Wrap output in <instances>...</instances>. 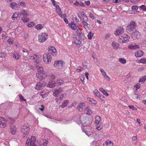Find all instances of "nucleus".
<instances>
[{"mask_svg":"<svg viewBox=\"0 0 146 146\" xmlns=\"http://www.w3.org/2000/svg\"><path fill=\"white\" fill-rule=\"evenodd\" d=\"M85 106V103L83 102L80 103L77 107V108L78 111H82Z\"/></svg>","mask_w":146,"mask_h":146,"instance_id":"2eb2a0df","label":"nucleus"},{"mask_svg":"<svg viewBox=\"0 0 146 146\" xmlns=\"http://www.w3.org/2000/svg\"><path fill=\"white\" fill-rule=\"evenodd\" d=\"M20 5L21 7L23 8L25 7L26 5L25 3L22 1L20 2Z\"/></svg>","mask_w":146,"mask_h":146,"instance_id":"052dcab7","label":"nucleus"},{"mask_svg":"<svg viewBox=\"0 0 146 146\" xmlns=\"http://www.w3.org/2000/svg\"><path fill=\"white\" fill-rule=\"evenodd\" d=\"M20 14V15H21L24 16L25 17H27L29 15V14L27 13V12L25 10H23L21 11Z\"/></svg>","mask_w":146,"mask_h":146,"instance_id":"c756f323","label":"nucleus"},{"mask_svg":"<svg viewBox=\"0 0 146 146\" xmlns=\"http://www.w3.org/2000/svg\"><path fill=\"white\" fill-rule=\"evenodd\" d=\"M141 44L144 47H146V40H143L141 42Z\"/></svg>","mask_w":146,"mask_h":146,"instance_id":"603ef678","label":"nucleus"},{"mask_svg":"<svg viewBox=\"0 0 146 146\" xmlns=\"http://www.w3.org/2000/svg\"><path fill=\"white\" fill-rule=\"evenodd\" d=\"M133 33L134 34H130L133 36H135L136 38L137 39H138L140 37L141 35V33L138 31H137V30H135V31H134Z\"/></svg>","mask_w":146,"mask_h":146,"instance_id":"412c9836","label":"nucleus"},{"mask_svg":"<svg viewBox=\"0 0 146 146\" xmlns=\"http://www.w3.org/2000/svg\"><path fill=\"white\" fill-rule=\"evenodd\" d=\"M94 34L91 31H90L88 35V37L89 39H91L92 38V36H93Z\"/></svg>","mask_w":146,"mask_h":146,"instance_id":"49530a36","label":"nucleus"},{"mask_svg":"<svg viewBox=\"0 0 146 146\" xmlns=\"http://www.w3.org/2000/svg\"><path fill=\"white\" fill-rule=\"evenodd\" d=\"M56 12L58 14V15H59L60 14H62V12L59 7V6H56Z\"/></svg>","mask_w":146,"mask_h":146,"instance_id":"473e14b6","label":"nucleus"},{"mask_svg":"<svg viewBox=\"0 0 146 146\" xmlns=\"http://www.w3.org/2000/svg\"><path fill=\"white\" fill-rule=\"evenodd\" d=\"M80 122L83 126H85L86 123L85 118L84 117H81L80 119Z\"/></svg>","mask_w":146,"mask_h":146,"instance_id":"bb28decb","label":"nucleus"},{"mask_svg":"<svg viewBox=\"0 0 146 146\" xmlns=\"http://www.w3.org/2000/svg\"><path fill=\"white\" fill-rule=\"evenodd\" d=\"M103 146H113V143L111 141H107L103 144Z\"/></svg>","mask_w":146,"mask_h":146,"instance_id":"a878e982","label":"nucleus"},{"mask_svg":"<svg viewBox=\"0 0 146 146\" xmlns=\"http://www.w3.org/2000/svg\"><path fill=\"white\" fill-rule=\"evenodd\" d=\"M146 80V76H145L143 77H141L140 78L139 80L138 81L139 82H144Z\"/></svg>","mask_w":146,"mask_h":146,"instance_id":"c9c22d12","label":"nucleus"},{"mask_svg":"<svg viewBox=\"0 0 146 146\" xmlns=\"http://www.w3.org/2000/svg\"><path fill=\"white\" fill-rule=\"evenodd\" d=\"M49 53L44 54L43 55V61L46 64H50L52 60L51 54L55 56L57 55V52L56 48L54 46L48 47Z\"/></svg>","mask_w":146,"mask_h":146,"instance_id":"f257e3e1","label":"nucleus"},{"mask_svg":"<svg viewBox=\"0 0 146 146\" xmlns=\"http://www.w3.org/2000/svg\"><path fill=\"white\" fill-rule=\"evenodd\" d=\"M36 77L39 79H42L45 77L46 75L45 74L44 72L38 71V72L36 73Z\"/></svg>","mask_w":146,"mask_h":146,"instance_id":"ddd939ff","label":"nucleus"},{"mask_svg":"<svg viewBox=\"0 0 146 146\" xmlns=\"http://www.w3.org/2000/svg\"><path fill=\"white\" fill-rule=\"evenodd\" d=\"M43 86V85L41 83L38 82L36 84L35 89L38 90H41Z\"/></svg>","mask_w":146,"mask_h":146,"instance_id":"5701e85b","label":"nucleus"},{"mask_svg":"<svg viewBox=\"0 0 146 146\" xmlns=\"http://www.w3.org/2000/svg\"><path fill=\"white\" fill-rule=\"evenodd\" d=\"M111 45L115 49H117L119 48L120 45L119 44L115 42H113L111 44Z\"/></svg>","mask_w":146,"mask_h":146,"instance_id":"b1692460","label":"nucleus"},{"mask_svg":"<svg viewBox=\"0 0 146 146\" xmlns=\"http://www.w3.org/2000/svg\"><path fill=\"white\" fill-rule=\"evenodd\" d=\"M35 137L32 136L31 138H28L26 142L25 146H37Z\"/></svg>","mask_w":146,"mask_h":146,"instance_id":"7ed1b4c3","label":"nucleus"},{"mask_svg":"<svg viewBox=\"0 0 146 146\" xmlns=\"http://www.w3.org/2000/svg\"><path fill=\"white\" fill-rule=\"evenodd\" d=\"M124 29L123 27H120L116 29L114 34L117 36H119L124 32Z\"/></svg>","mask_w":146,"mask_h":146,"instance_id":"9d476101","label":"nucleus"},{"mask_svg":"<svg viewBox=\"0 0 146 146\" xmlns=\"http://www.w3.org/2000/svg\"><path fill=\"white\" fill-rule=\"evenodd\" d=\"M73 42H74L78 46H80L82 42V40L81 37H73Z\"/></svg>","mask_w":146,"mask_h":146,"instance_id":"9b49d317","label":"nucleus"},{"mask_svg":"<svg viewBox=\"0 0 146 146\" xmlns=\"http://www.w3.org/2000/svg\"><path fill=\"white\" fill-rule=\"evenodd\" d=\"M129 107L130 109H131L133 110H137V109L132 105L129 106Z\"/></svg>","mask_w":146,"mask_h":146,"instance_id":"0e129e2a","label":"nucleus"},{"mask_svg":"<svg viewBox=\"0 0 146 146\" xmlns=\"http://www.w3.org/2000/svg\"><path fill=\"white\" fill-rule=\"evenodd\" d=\"M21 20L24 23H25L28 22L29 20V19L28 17H24L22 18Z\"/></svg>","mask_w":146,"mask_h":146,"instance_id":"a19ab883","label":"nucleus"},{"mask_svg":"<svg viewBox=\"0 0 146 146\" xmlns=\"http://www.w3.org/2000/svg\"><path fill=\"white\" fill-rule=\"evenodd\" d=\"M140 46L135 44H131L128 46V48L130 49L135 50L139 48Z\"/></svg>","mask_w":146,"mask_h":146,"instance_id":"4468645a","label":"nucleus"},{"mask_svg":"<svg viewBox=\"0 0 146 146\" xmlns=\"http://www.w3.org/2000/svg\"><path fill=\"white\" fill-rule=\"evenodd\" d=\"M19 16H20L19 13H14L12 16V18L13 20H15Z\"/></svg>","mask_w":146,"mask_h":146,"instance_id":"7c9ffc66","label":"nucleus"},{"mask_svg":"<svg viewBox=\"0 0 146 146\" xmlns=\"http://www.w3.org/2000/svg\"><path fill=\"white\" fill-rule=\"evenodd\" d=\"M48 144V141L46 139H41L39 143V146H46Z\"/></svg>","mask_w":146,"mask_h":146,"instance_id":"f3484780","label":"nucleus"},{"mask_svg":"<svg viewBox=\"0 0 146 146\" xmlns=\"http://www.w3.org/2000/svg\"><path fill=\"white\" fill-rule=\"evenodd\" d=\"M16 131V129L15 126L12 125L10 127L9 130L10 132L12 134H15Z\"/></svg>","mask_w":146,"mask_h":146,"instance_id":"4be33fe9","label":"nucleus"},{"mask_svg":"<svg viewBox=\"0 0 146 146\" xmlns=\"http://www.w3.org/2000/svg\"><path fill=\"white\" fill-rule=\"evenodd\" d=\"M85 111L86 112V114L88 115H90L92 113V111L91 108L89 107H87L85 109Z\"/></svg>","mask_w":146,"mask_h":146,"instance_id":"2f4dec72","label":"nucleus"},{"mask_svg":"<svg viewBox=\"0 0 146 146\" xmlns=\"http://www.w3.org/2000/svg\"><path fill=\"white\" fill-rule=\"evenodd\" d=\"M69 27L73 30H76L77 26L74 22L72 21L68 24Z\"/></svg>","mask_w":146,"mask_h":146,"instance_id":"a211bd4d","label":"nucleus"},{"mask_svg":"<svg viewBox=\"0 0 146 146\" xmlns=\"http://www.w3.org/2000/svg\"><path fill=\"white\" fill-rule=\"evenodd\" d=\"M58 121H60V123L62 124H67L71 123L70 120H68L67 119H63L61 120V119H58Z\"/></svg>","mask_w":146,"mask_h":146,"instance_id":"6ab92c4d","label":"nucleus"},{"mask_svg":"<svg viewBox=\"0 0 146 146\" xmlns=\"http://www.w3.org/2000/svg\"><path fill=\"white\" fill-rule=\"evenodd\" d=\"M29 131V128L27 125H24L21 127V131L22 133L23 136L24 138L27 137Z\"/></svg>","mask_w":146,"mask_h":146,"instance_id":"20e7f679","label":"nucleus"},{"mask_svg":"<svg viewBox=\"0 0 146 146\" xmlns=\"http://www.w3.org/2000/svg\"><path fill=\"white\" fill-rule=\"evenodd\" d=\"M96 128L98 130H100L102 129L103 125L100 123L96 124Z\"/></svg>","mask_w":146,"mask_h":146,"instance_id":"e433bc0d","label":"nucleus"},{"mask_svg":"<svg viewBox=\"0 0 146 146\" xmlns=\"http://www.w3.org/2000/svg\"><path fill=\"white\" fill-rule=\"evenodd\" d=\"M47 38V35L45 33H42L38 36V41L40 43H42L46 41Z\"/></svg>","mask_w":146,"mask_h":146,"instance_id":"423d86ee","label":"nucleus"},{"mask_svg":"<svg viewBox=\"0 0 146 146\" xmlns=\"http://www.w3.org/2000/svg\"><path fill=\"white\" fill-rule=\"evenodd\" d=\"M43 27V26L42 25L40 24L37 25L35 27V28L37 30H40L42 29Z\"/></svg>","mask_w":146,"mask_h":146,"instance_id":"c03bdc74","label":"nucleus"},{"mask_svg":"<svg viewBox=\"0 0 146 146\" xmlns=\"http://www.w3.org/2000/svg\"><path fill=\"white\" fill-rule=\"evenodd\" d=\"M91 146H98L99 144L98 143L97 141H94L91 143Z\"/></svg>","mask_w":146,"mask_h":146,"instance_id":"37998d69","label":"nucleus"},{"mask_svg":"<svg viewBox=\"0 0 146 146\" xmlns=\"http://www.w3.org/2000/svg\"><path fill=\"white\" fill-rule=\"evenodd\" d=\"M37 69L38 70V71H41L42 72H44V69L43 68L40 66L39 65H37L36 66Z\"/></svg>","mask_w":146,"mask_h":146,"instance_id":"4c0bfd02","label":"nucleus"},{"mask_svg":"<svg viewBox=\"0 0 146 146\" xmlns=\"http://www.w3.org/2000/svg\"><path fill=\"white\" fill-rule=\"evenodd\" d=\"M88 18L86 16H84V17H82V19H81V22H82V21H88Z\"/></svg>","mask_w":146,"mask_h":146,"instance_id":"864d4df0","label":"nucleus"},{"mask_svg":"<svg viewBox=\"0 0 146 146\" xmlns=\"http://www.w3.org/2000/svg\"><path fill=\"white\" fill-rule=\"evenodd\" d=\"M7 120L11 124L13 123L15 121L14 119H13L11 118H9L7 119Z\"/></svg>","mask_w":146,"mask_h":146,"instance_id":"09e8293b","label":"nucleus"},{"mask_svg":"<svg viewBox=\"0 0 146 146\" xmlns=\"http://www.w3.org/2000/svg\"><path fill=\"white\" fill-rule=\"evenodd\" d=\"M138 8V7L137 5L133 6L131 7V9L133 10H137Z\"/></svg>","mask_w":146,"mask_h":146,"instance_id":"13d9d810","label":"nucleus"},{"mask_svg":"<svg viewBox=\"0 0 146 146\" xmlns=\"http://www.w3.org/2000/svg\"><path fill=\"white\" fill-rule=\"evenodd\" d=\"M77 70L78 72H81L82 70V68L80 66H78L77 68Z\"/></svg>","mask_w":146,"mask_h":146,"instance_id":"774afa93","label":"nucleus"},{"mask_svg":"<svg viewBox=\"0 0 146 146\" xmlns=\"http://www.w3.org/2000/svg\"><path fill=\"white\" fill-rule=\"evenodd\" d=\"M82 23L83 25L84 28L86 29L88 28V24L86 22V21H82Z\"/></svg>","mask_w":146,"mask_h":146,"instance_id":"58836bf2","label":"nucleus"},{"mask_svg":"<svg viewBox=\"0 0 146 146\" xmlns=\"http://www.w3.org/2000/svg\"><path fill=\"white\" fill-rule=\"evenodd\" d=\"M49 77L52 80H54L55 77V76L52 74L49 75Z\"/></svg>","mask_w":146,"mask_h":146,"instance_id":"338daca9","label":"nucleus"},{"mask_svg":"<svg viewBox=\"0 0 146 146\" xmlns=\"http://www.w3.org/2000/svg\"><path fill=\"white\" fill-rule=\"evenodd\" d=\"M101 120V117L98 115H96L95 117V123L96 124L100 123Z\"/></svg>","mask_w":146,"mask_h":146,"instance_id":"393cba45","label":"nucleus"},{"mask_svg":"<svg viewBox=\"0 0 146 146\" xmlns=\"http://www.w3.org/2000/svg\"><path fill=\"white\" fill-rule=\"evenodd\" d=\"M64 82V81L62 80H57L56 81V83L54 82L53 83H52V82H49V84H48L47 85V86L48 87L50 88L54 87L56 85V84H58L59 85H61L62 84H63Z\"/></svg>","mask_w":146,"mask_h":146,"instance_id":"1a4fd4ad","label":"nucleus"},{"mask_svg":"<svg viewBox=\"0 0 146 146\" xmlns=\"http://www.w3.org/2000/svg\"><path fill=\"white\" fill-rule=\"evenodd\" d=\"M59 16L63 19L66 18V15L65 13H64L63 14L62 13V14H60Z\"/></svg>","mask_w":146,"mask_h":146,"instance_id":"4d7b16f0","label":"nucleus"},{"mask_svg":"<svg viewBox=\"0 0 146 146\" xmlns=\"http://www.w3.org/2000/svg\"><path fill=\"white\" fill-rule=\"evenodd\" d=\"M35 23L34 22H31L30 23L29 22L28 23L27 25V26L28 27H33V26L35 25Z\"/></svg>","mask_w":146,"mask_h":146,"instance_id":"a18cd8bd","label":"nucleus"},{"mask_svg":"<svg viewBox=\"0 0 146 146\" xmlns=\"http://www.w3.org/2000/svg\"><path fill=\"white\" fill-rule=\"evenodd\" d=\"M10 44H12L13 43V40L11 38L9 39L7 41Z\"/></svg>","mask_w":146,"mask_h":146,"instance_id":"680f3d73","label":"nucleus"},{"mask_svg":"<svg viewBox=\"0 0 146 146\" xmlns=\"http://www.w3.org/2000/svg\"><path fill=\"white\" fill-rule=\"evenodd\" d=\"M100 71L104 76L106 74V73L105 72L103 69L101 68L100 69Z\"/></svg>","mask_w":146,"mask_h":146,"instance_id":"bf43d9fd","label":"nucleus"},{"mask_svg":"<svg viewBox=\"0 0 146 146\" xmlns=\"http://www.w3.org/2000/svg\"><path fill=\"white\" fill-rule=\"evenodd\" d=\"M54 92L53 91V95L55 97H57L58 96V94L61 92L62 91L61 88H59L58 89H56V90H54Z\"/></svg>","mask_w":146,"mask_h":146,"instance_id":"dca6fc26","label":"nucleus"},{"mask_svg":"<svg viewBox=\"0 0 146 146\" xmlns=\"http://www.w3.org/2000/svg\"><path fill=\"white\" fill-rule=\"evenodd\" d=\"M99 90L101 92H102L104 95H105L106 96H108L109 95V94L103 88H100L99 89Z\"/></svg>","mask_w":146,"mask_h":146,"instance_id":"72a5a7b5","label":"nucleus"},{"mask_svg":"<svg viewBox=\"0 0 146 146\" xmlns=\"http://www.w3.org/2000/svg\"><path fill=\"white\" fill-rule=\"evenodd\" d=\"M101 100H102V101H105V97L104 96H103L102 95H100L99 96V97H98Z\"/></svg>","mask_w":146,"mask_h":146,"instance_id":"e2e57ef3","label":"nucleus"},{"mask_svg":"<svg viewBox=\"0 0 146 146\" xmlns=\"http://www.w3.org/2000/svg\"><path fill=\"white\" fill-rule=\"evenodd\" d=\"M129 37L127 35L125 34L120 36L118 39V41L121 43H126L128 42Z\"/></svg>","mask_w":146,"mask_h":146,"instance_id":"39448f33","label":"nucleus"},{"mask_svg":"<svg viewBox=\"0 0 146 146\" xmlns=\"http://www.w3.org/2000/svg\"><path fill=\"white\" fill-rule=\"evenodd\" d=\"M64 62L62 60H56L54 61L53 64L54 66L58 68H61L63 65Z\"/></svg>","mask_w":146,"mask_h":146,"instance_id":"6e6552de","label":"nucleus"},{"mask_svg":"<svg viewBox=\"0 0 146 146\" xmlns=\"http://www.w3.org/2000/svg\"><path fill=\"white\" fill-rule=\"evenodd\" d=\"M140 63L143 64H146V59L143 58L142 59H140L139 60Z\"/></svg>","mask_w":146,"mask_h":146,"instance_id":"5fc2aeb1","label":"nucleus"},{"mask_svg":"<svg viewBox=\"0 0 146 146\" xmlns=\"http://www.w3.org/2000/svg\"><path fill=\"white\" fill-rule=\"evenodd\" d=\"M19 98L21 101H23L26 102V100L24 99L22 95L20 94L19 95Z\"/></svg>","mask_w":146,"mask_h":146,"instance_id":"69168bd1","label":"nucleus"},{"mask_svg":"<svg viewBox=\"0 0 146 146\" xmlns=\"http://www.w3.org/2000/svg\"><path fill=\"white\" fill-rule=\"evenodd\" d=\"M82 129L83 132H84L88 136H90L91 137H93L94 138H96L97 135L96 133H94L92 131H87L86 130L82 129Z\"/></svg>","mask_w":146,"mask_h":146,"instance_id":"0eeeda50","label":"nucleus"},{"mask_svg":"<svg viewBox=\"0 0 146 146\" xmlns=\"http://www.w3.org/2000/svg\"><path fill=\"white\" fill-rule=\"evenodd\" d=\"M136 27L135 23L134 21H132L127 26L126 29L129 33L134 34L133 32L136 30Z\"/></svg>","mask_w":146,"mask_h":146,"instance_id":"f03ea898","label":"nucleus"},{"mask_svg":"<svg viewBox=\"0 0 146 146\" xmlns=\"http://www.w3.org/2000/svg\"><path fill=\"white\" fill-rule=\"evenodd\" d=\"M17 4L15 2H12L11 4V7L13 9H15L17 8Z\"/></svg>","mask_w":146,"mask_h":146,"instance_id":"79ce46f5","label":"nucleus"},{"mask_svg":"<svg viewBox=\"0 0 146 146\" xmlns=\"http://www.w3.org/2000/svg\"><path fill=\"white\" fill-rule=\"evenodd\" d=\"M140 84L139 83H137L134 86V87L136 88L135 90H138L140 88Z\"/></svg>","mask_w":146,"mask_h":146,"instance_id":"8fccbe9b","label":"nucleus"},{"mask_svg":"<svg viewBox=\"0 0 146 146\" xmlns=\"http://www.w3.org/2000/svg\"><path fill=\"white\" fill-rule=\"evenodd\" d=\"M139 8L140 10H141L144 11H146V6L144 5H142L140 6Z\"/></svg>","mask_w":146,"mask_h":146,"instance_id":"de8ad7c7","label":"nucleus"},{"mask_svg":"<svg viewBox=\"0 0 146 146\" xmlns=\"http://www.w3.org/2000/svg\"><path fill=\"white\" fill-rule=\"evenodd\" d=\"M89 17L92 20L94 19H95V17L93 14L91 13H90L89 14Z\"/></svg>","mask_w":146,"mask_h":146,"instance_id":"6e6d98bb","label":"nucleus"},{"mask_svg":"<svg viewBox=\"0 0 146 146\" xmlns=\"http://www.w3.org/2000/svg\"><path fill=\"white\" fill-rule=\"evenodd\" d=\"M94 93L95 95L97 96L98 97L100 95V93L99 91L98 90H96L94 91Z\"/></svg>","mask_w":146,"mask_h":146,"instance_id":"3c124183","label":"nucleus"},{"mask_svg":"<svg viewBox=\"0 0 146 146\" xmlns=\"http://www.w3.org/2000/svg\"><path fill=\"white\" fill-rule=\"evenodd\" d=\"M20 56L18 52H15L13 54V57L15 59L18 60L20 58Z\"/></svg>","mask_w":146,"mask_h":146,"instance_id":"c85d7f7f","label":"nucleus"},{"mask_svg":"<svg viewBox=\"0 0 146 146\" xmlns=\"http://www.w3.org/2000/svg\"><path fill=\"white\" fill-rule=\"evenodd\" d=\"M38 56L37 55H36V54H33L29 56V58L31 60H37V58H38Z\"/></svg>","mask_w":146,"mask_h":146,"instance_id":"f704fd0d","label":"nucleus"},{"mask_svg":"<svg viewBox=\"0 0 146 146\" xmlns=\"http://www.w3.org/2000/svg\"><path fill=\"white\" fill-rule=\"evenodd\" d=\"M69 101L68 100H64L62 103V105L60 106V107L62 108L66 107Z\"/></svg>","mask_w":146,"mask_h":146,"instance_id":"cd10ccee","label":"nucleus"},{"mask_svg":"<svg viewBox=\"0 0 146 146\" xmlns=\"http://www.w3.org/2000/svg\"><path fill=\"white\" fill-rule=\"evenodd\" d=\"M7 121L5 118L0 117V127L2 128L5 127L7 125Z\"/></svg>","mask_w":146,"mask_h":146,"instance_id":"f8f14e48","label":"nucleus"},{"mask_svg":"<svg viewBox=\"0 0 146 146\" xmlns=\"http://www.w3.org/2000/svg\"><path fill=\"white\" fill-rule=\"evenodd\" d=\"M119 61L121 63L125 64L126 62V60L123 58H120L119 59Z\"/></svg>","mask_w":146,"mask_h":146,"instance_id":"ea45409f","label":"nucleus"},{"mask_svg":"<svg viewBox=\"0 0 146 146\" xmlns=\"http://www.w3.org/2000/svg\"><path fill=\"white\" fill-rule=\"evenodd\" d=\"M143 52L141 50L137 51L135 53V56L137 57H140L143 55Z\"/></svg>","mask_w":146,"mask_h":146,"instance_id":"aec40b11","label":"nucleus"}]
</instances>
